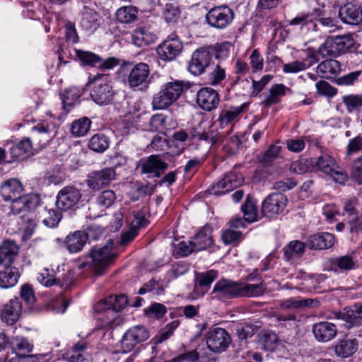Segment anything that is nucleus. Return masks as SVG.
I'll use <instances>...</instances> for the list:
<instances>
[{
  "mask_svg": "<svg viewBox=\"0 0 362 362\" xmlns=\"http://www.w3.org/2000/svg\"><path fill=\"white\" fill-rule=\"evenodd\" d=\"M18 252V245L13 241H4L0 246V264L11 265L16 257Z\"/></svg>",
  "mask_w": 362,
  "mask_h": 362,
  "instance_id": "33",
  "label": "nucleus"
},
{
  "mask_svg": "<svg viewBox=\"0 0 362 362\" xmlns=\"http://www.w3.org/2000/svg\"><path fill=\"white\" fill-rule=\"evenodd\" d=\"M342 103L349 114H359L362 112V95L360 94H347L341 97Z\"/></svg>",
  "mask_w": 362,
  "mask_h": 362,
  "instance_id": "42",
  "label": "nucleus"
},
{
  "mask_svg": "<svg viewBox=\"0 0 362 362\" xmlns=\"http://www.w3.org/2000/svg\"><path fill=\"white\" fill-rule=\"evenodd\" d=\"M4 266V268L0 270V287L9 288L17 284L20 274L16 267L11 265Z\"/></svg>",
  "mask_w": 362,
  "mask_h": 362,
  "instance_id": "31",
  "label": "nucleus"
},
{
  "mask_svg": "<svg viewBox=\"0 0 362 362\" xmlns=\"http://www.w3.org/2000/svg\"><path fill=\"white\" fill-rule=\"evenodd\" d=\"M317 56L320 54L323 58L328 57H337L339 55L335 37H328L319 47Z\"/></svg>",
  "mask_w": 362,
  "mask_h": 362,
  "instance_id": "49",
  "label": "nucleus"
},
{
  "mask_svg": "<svg viewBox=\"0 0 362 362\" xmlns=\"http://www.w3.org/2000/svg\"><path fill=\"white\" fill-rule=\"evenodd\" d=\"M266 291V286L263 281L259 284H250L238 281V298L239 297H259Z\"/></svg>",
  "mask_w": 362,
  "mask_h": 362,
  "instance_id": "34",
  "label": "nucleus"
},
{
  "mask_svg": "<svg viewBox=\"0 0 362 362\" xmlns=\"http://www.w3.org/2000/svg\"><path fill=\"white\" fill-rule=\"evenodd\" d=\"M327 279L326 275L320 274L317 275L308 276L304 280L303 284L306 286L307 289L310 291L313 289H316L320 287V284L325 281Z\"/></svg>",
  "mask_w": 362,
  "mask_h": 362,
  "instance_id": "64",
  "label": "nucleus"
},
{
  "mask_svg": "<svg viewBox=\"0 0 362 362\" xmlns=\"http://www.w3.org/2000/svg\"><path fill=\"white\" fill-rule=\"evenodd\" d=\"M245 220L251 223L257 220V208L254 200L248 195L245 204L241 207Z\"/></svg>",
  "mask_w": 362,
  "mask_h": 362,
  "instance_id": "53",
  "label": "nucleus"
},
{
  "mask_svg": "<svg viewBox=\"0 0 362 362\" xmlns=\"http://www.w3.org/2000/svg\"><path fill=\"white\" fill-rule=\"evenodd\" d=\"M358 346V343L356 339L346 337L337 341L334 346V351L337 356L347 358L357 351Z\"/></svg>",
  "mask_w": 362,
  "mask_h": 362,
  "instance_id": "27",
  "label": "nucleus"
},
{
  "mask_svg": "<svg viewBox=\"0 0 362 362\" xmlns=\"http://www.w3.org/2000/svg\"><path fill=\"white\" fill-rule=\"evenodd\" d=\"M156 40V35L145 28H137L132 34V43L137 47L146 46Z\"/></svg>",
  "mask_w": 362,
  "mask_h": 362,
  "instance_id": "38",
  "label": "nucleus"
},
{
  "mask_svg": "<svg viewBox=\"0 0 362 362\" xmlns=\"http://www.w3.org/2000/svg\"><path fill=\"white\" fill-rule=\"evenodd\" d=\"M217 277L218 272L214 269L197 274V282L204 287L200 291L201 295H204L209 291L211 284Z\"/></svg>",
  "mask_w": 362,
  "mask_h": 362,
  "instance_id": "51",
  "label": "nucleus"
},
{
  "mask_svg": "<svg viewBox=\"0 0 362 362\" xmlns=\"http://www.w3.org/2000/svg\"><path fill=\"white\" fill-rule=\"evenodd\" d=\"M139 167L143 174L150 177H159L168 168V164L158 155H151L140 161Z\"/></svg>",
  "mask_w": 362,
  "mask_h": 362,
  "instance_id": "12",
  "label": "nucleus"
},
{
  "mask_svg": "<svg viewBox=\"0 0 362 362\" xmlns=\"http://www.w3.org/2000/svg\"><path fill=\"white\" fill-rule=\"evenodd\" d=\"M313 163L317 170H320L327 175L333 173L334 168H338L334 158L327 154L318 157L314 162H313Z\"/></svg>",
  "mask_w": 362,
  "mask_h": 362,
  "instance_id": "44",
  "label": "nucleus"
},
{
  "mask_svg": "<svg viewBox=\"0 0 362 362\" xmlns=\"http://www.w3.org/2000/svg\"><path fill=\"white\" fill-rule=\"evenodd\" d=\"M110 144V138L104 134L98 133L93 135L88 141V148L97 153H103Z\"/></svg>",
  "mask_w": 362,
  "mask_h": 362,
  "instance_id": "43",
  "label": "nucleus"
},
{
  "mask_svg": "<svg viewBox=\"0 0 362 362\" xmlns=\"http://www.w3.org/2000/svg\"><path fill=\"white\" fill-rule=\"evenodd\" d=\"M339 16L345 23L358 25L362 22V8L358 4L349 1L339 8Z\"/></svg>",
  "mask_w": 362,
  "mask_h": 362,
  "instance_id": "18",
  "label": "nucleus"
},
{
  "mask_svg": "<svg viewBox=\"0 0 362 362\" xmlns=\"http://www.w3.org/2000/svg\"><path fill=\"white\" fill-rule=\"evenodd\" d=\"M149 66L146 63H138L130 70L127 83L132 88L146 86L149 83Z\"/></svg>",
  "mask_w": 362,
  "mask_h": 362,
  "instance_id": "16",
  "label": "nucleus"
},
{
  "mask_svg": "<svg viewBox=\"0 0 362 362\" xmlns=\"http://www.w3.org/2000/svg\"><path fill=\"white\" fill-rule=\"evenodd\" d=\"M102 18L94 9L85 6L81 13V28L93 34L102 24Z\"/></svg>",
  "mask_w": 362,
  "mask_h": 362,
  "instance_id": "20",
  "label": "nucleus"
},
{
  "mask_svg": "<svg viewBox=\"0 0 362 362\" xmlns=\"http://www.w3.org/2000/svg\"><path fill=\"white\" fill-rule=\"evenodd\" d=\"M81 94V90L77 87H70L66 89L62 95L64 109L66 110V112H69L71 108L78 101Z\"/></svg>",
  "mask_w": 362,
  "mask_h": 362,
  "instance_id": "45",
  "label": "nucleus"
},
{
  "mask_svg": "<svg viewBox=\"0 0 362 362\" xmlns=\"http://www.w3.org/2000/svg\"><path fill=\"white\" fill-rule=\"evenodd\" d=\"M89 83L93 86L90 95L96 104L107 105L112 101L115 93L109 83L107 75L98 74L89 76Z\"/></svg>",
  "mask_w": 362,
  "mask_h": 362,
  "instance_id": "5",
  "label": "nucleus"
},
{
  "mask_svg": "<svg viewBox=\"0 0 362 362\" xmlns=\"http://www.w3.org/2000/svg\"><path fill=\"white\" fill-rule=\"evenodd\" d=\"M115 246L114 241L109 240L105 245H99L93 247L87 255L86 261L78 266L79 269H84L88 266L94 269L96 274H100L116 257Z\"/></svg>",
  "mask_w": 362,
  "mask_h": 362,
  "instance_id": "2",
  "label": "nucleus"
},
{
  "mask_svg": "<svg viewBox=\"0 0 362 362\" xmlns=\"http://www.w3.org/2000/svg\"><path fill=\"white\" fill-rule=\"evenodd\" d=\"M33 144L29 138H25L18 144L11 148V154L13 158L22 159L31 153Z\"/></svg>",
  "mask_w": 362,
  "mask_h": 362,
  "instance_id": "46",
  "label": "nucleus"
},
{
  "mask_svg": "<svg viewBox=\"0 0 362 362\" xmlns=\"http://www.w3.org/2000/svg\"><path fill=\"white\" fill-rule=\"evenodd\" d=\"M76 57L83 64L98 68V64L100 62V56L91 52L79 49H76Z\"/></svg>",
  "mask_w": 362,
  "mask_h": 362,
  "instance_id": "55",
  "label": "nucleus"
},
{
  "mask_svg": "<svg viewBox=\"0 0 362 362\" xmlns=\"http://www.w3.org/2000/svg\"><path fill=\"white\" fill-rule=\"evenodd\" d=\"M185 85L183 81H175L165 83L156 93L152 100L153 110H163L175 103L183 92Z\"/></svg>",
  "mask_w": 362,
  "mask_h": 362,
  "instance_id": "4",
  "label": "nucleus"
},
{
  "mask_svg": "<svg viewBox=\"0 0 362 362\" xmlns=\"http://www.w3.org/2000/svg\"><path fill=\"white\" fill-rule=\"evenodd\" d=\"M281 148V146L276 144L271 145L262 156H259V161L265 165L272 164L279 157Z\"/></svg>",
  "mask_w": 362,
  "mask_h": 362,
  "instance_id": "56",
  "label": "nucleus"
},
{
  "mask_svg": "<svg viewBox=\"0 0 362 362\" xmlns=\"http://www.w3.org/2000/svg\"><path fill=\"white\" fill-rule=\"evenodd\" d=\"M24 187L21 182L16 178L4 181L0 185V194L5 201H12L11 209L13 214L24 216L35 210L40 204L37 194L23 195Z\"/></svg>",
  "mask_w": 362,
  "mask_h": 362,
  "instance_id": "1",
  "label": "nucleus"
},
{
  "mask_svg": "<svg viewBox=\"0 0 362 362\" xmlns=\"http://www.w3.org/2000/svg\"><path fill=\"white\" fill-rule=\"evenodd\" d=\"M319 301L316 299L302 298L300 297L289 298L279 302V308L285 310L301 309L312 308L318 305Z\"/></svg>",
  "mask_w": 362,
  "mask_h": 362,
  "instance_id": "30",
  "label": "nucleus"
},
{
  "mask_svg": "<svg viewBox=\"0 0 362 362\" xmlns=\"http://www.w3.org/2000/svg\"><path fill=\"white\" fill-rule=\"evenodd\" d=\"M182 49L181 41L173 35L158 47L157 53L162 60L171 61L180 54Z\"/></svg>",
  "mask_w": 362,
  "mask_h": 362,
  "instance_id": "14",
  "label": "nucleus"
},
{
  "mask_svg": "<svg viewBox=\"0 0 362 362\" xmlns=\"http://www.w3.org/2000/svg\"><path fill=\"white\" fill-rule=\"evenodd\" d=\"M138 10L133 6H122L117 9L115 16L121 23H131L137 18Z\"/></svg>",
  "mask_w": 362,
  "mask_h": 362,
  "instance_id": "47",
  "label": "nucleus"
},
{
  "mask_svg": "<svg viewBox=\"0 0 362 362\" xmlns=\"http://www.w3.org/2000/svg\"><path fill=\"white\" fill-rule=\"evenodd\" d=\"M327 264L329 267V269L335 273L347 272L355 267L353 258L349 255L331 258L328 260Z\"/></svg>",
  "mask_w": 362,
  "mask_h": 362,
  "instance_id": "32",
  "label": "nucleus"
},
{
  "mask_svg": "<svg viewBox=\"0 0 362 362\" xmlns=\"http://www.w3.org/2000/svg\"><path fill=\"white\" fill-rule=\"evenodd\" d=\"M9 345L16 354L29 355L33 349V345L26 338L21 336L13 337Z\"/></svg>",
  "mask_w": 362,
  "mask_h": 362,
  "instance_id": "41",
  "label": "nucleus"
},
{
  "mask_svg": "<svg viewBox=\"0 0 362 362\" xmlns=\"http://www.w3.org/2000/svg\"><path fill=\"white\" fill-rule=\"evenodd\" d=\"M149 338L147 329L142 325H136L128 329L121 339V348L124 353H129L140 343Z\"/></svg>",
  "mask_w": 362,
  "mask_h": 362,
  "instance_id": "8",
  "label": "nucleus"
},
{
  "mask_svg": "<svg viewBox=\"0 0 362 362\" xmlns=\"http://www.w3.org/2000/svg\"><path fill=\"white\" fill-rule=\"evenodd\" d=\"M21 310L22 305L19 299H11L3 306L0 314L1 320L8 325H11L19 319Z\"/></svg>",
  "mask_w": 362,
  "mask_h": 362,
  "instance_id": "23",
  "label": "nucleus"
},
{
  "mask_svg": "<svg viewBox=\"0 0 362 362\" xmlns=\"http://www.w3.org/2000/svg\"><path fill=\"white\" fill-rule=\"evenodd\" d=\"M90 345L88 342L81 340L75 343L70 351L71 362H91V356L88 351Z\"/></svg>",
  "mask_w": 362,
  "mask_h": 362,
  "instance_id": "28",
  "label": "nucleus"
},
{
  "mask_svg": "<svg viewBox=\"0 0 362 362\" xmlns=\"http://www.w3.org/2000/svg\"><path fill=\"white\" fill-rule=\"evenodd\" d=\"M90 233L83 231H76L66 236L65 245L67 250L71 253H76L82 250L87 242Z\"/></svg>",
  "mask_w": 362,
  "mask_h": 362,
  "instance_id": "29",
  "label": "nucleus"
},
{
  "mask_svg": "<svg viewBox=\"0 0 362 362\" xmlns=\"http://www.w3.org/2000/svg\"><path fill=\"white\" fill-rule=\"evenodd\" d=\"M107 304L113 312L114 318L118 312L124 309L127 303V296L124 294L112 295L107 298Z\"/></svg>",
  "mask_w": 362,
  "mask_h": 362,
  "instance_id": "54",
  "label": "nucleus"
},
{
  "mask_svg": "<svg viewBox=\"0 0 362 362\" xmlns=\"http://www.w3.org/2000/svg\"><path fill=\"white\" fill-rule=\"evenodd\" d=\"M208 348L214 352H222L229 346L231 339L228 332L221 327H214L206 334Z\"/></svg>",
  "mask_w": 362,
  "mask_h": 362,
  "instance_id": "9",
  "label": "nucleus"
},
{
  "mask_svg": "<svg viewBox=\"0 0 362 362\" xmlns=\"http://www.w3.org/2000/svg\"><path fill=\"white\" fill-rule=\"evenodd\" d=\"M81 191L72 186H66L58 192L56 206L62 211H66L74 207L81 199Z\"/></svg>",
  "mask_w": 362,
  "mask_h": 362,
  "instance_id": "11",
  "label": "nucleus"
},
{
  "mask_svg": "<svg viewBox=\"0 0 362 362\" xmlns=\"http://www.w3.org/2000/svg\"><path fill=\"white\" fill-rule=\"evenodd\" d=\"M116 199V194L113 190L106 189L98 194L95 199V204L100 209L98 214H94V217H99L103 213L111 206Z\"/></svg>",
  "mask_w": 362,
  "mask_h": 362,
  "instance_id": "37",
  "label": "nucleus"
},
{
  "mask_svg": "<svg viewBox=\"0 0 362 362\" xmlns=\"http://www.w3.org/2000/svg\"><path fill=\"white\" fill-rule=\"evenodd\" d=\"M212 298L218 300H226L238 298V281L222 278L214 285Z\"/></svg>",
  "mask_w": 362,
  "mask_h": 362,
  "instance_id": "10",
  "label": "nucleus"
},
{
  "mask_svg": "<svg viewBox=\"0 0 362 362\" xmlns=\"http://www.w3.org/2000/svg\"><path fill=\"white\" fill-rule=\"evenodd\" d=\"M185 85L183 81H175L165 83L156 93L152 100L153 110H163L175 103L183 92Z\"/></svg>",
  "mask_w": 362,
  "mask_h": 362,
  "instance_id": "3",
  "label": "nucleus"
},
{
  "mask_svg": "<svg viewBox=\"0 0 362 362\" xmlns=\"http://www.w3.org/2000/svg\"><path fill=\"white\" fill-rule=\"evenodd\" d=\"M212 47H202L193 52L188 64V71L194 76H199L206 71L213 60Z\"/></svg>",
  "mask_w": 362,
  "mask_h": 362,
  "instance_id": "6",
  "label": "nucleus"
},
{
  "mask_svg": "<svg viewBox=\"0 0 362 362\" xmlns=\"http://www.w3.org/2000/svg\"><path fill=\"white\" fill-rule=\"evenodd\" d=\"M53 272H50L48 269L44 268L37 276V281L46 287L52 286L57 284V279L54 276Z\"/></svg>",
  "mask_w": 362,
  "mask_h": 362,
  "instance_id": "62",
  "label": "nucleus"
},
{
  "mask_svg": "<svg viewBox=\"0 0 362 362\" xmlns=\"http://www.w3.org/2000/svg\"><path fill=\"white\" fill-rule=\"evenodd\" d=\"M317 92L321 95L332 98L337 94V89L332 86L328 82L320 81L315 85Z\"/></svg>",
  "mask_w": 362,
  "mask_h": 362,
  "instance_id": "63",
  "label": "nucleus"
},
{
  "mask_svg": "<svg viewBox=\"0 0 362 362\" xmlns=\"http://www.w3.org/2000/svg\"><path fill=\"white\" fill-rule=\"evenodd\" d=\"M335 40L339 55L349 51L354 45V40L350 35L337 36Z\"/></svg>",
  "mask_w": 362,
  "mask_h": 362,
  "instance_id": "59",
  "label": "nucleus"
},
{
  "mask_svg": "<svg viewBox=\"0 0 362 362\" xmlns=\"http://www.w3.org/2000/svg\"><path fill=\"white\" fill-rule=\"evenodd\" d=\"M116 172L115 168H105L100 170L93 171L88 180V186L93 190L108 185L115 179Z\"/></svg>",
  "mask_w": 362,
  "mask_h": 362,
  "instance_id": "17",
  "label": "nucleus"
},
{
  "mask_svg": "<svg viewBox=\"0 0 362 362\" xmlns=\"http://www.w3.org/2000/svg\"><path fill=\"white\" fill-rule=\"evenodd\" d=\"M242 182L243 179L241 176L235 173L230 172L225 174L224 177L213 185L208 191L211 194L221 195L233 190L240 185Z\"/></svg>",
  "mask_w": 362,
  "mask_h": 362,
  "instance_id": "15",
  "label": "nucleus"
},
{
  "mask_svg": "<svg viewBox=\"0 0 362 362\" xmlns=\"http://www.w3.org/2000/svg\"><path fill=\"white\" fill-rule=\"evenodd\" d=\"M32 130L41 135L40 142L42 144L40 145H45L56 136L58 132V126L52 121L44 120L34 126Z\"/></svg>",
  "mask_w": 362,
  "mask_h": 362,
  "instance_id": "26",
  "label": "nucleus"
},
{
  "mask_svg": "<svg viewBox=\"0 0 362 362\" xmlns=\"http://www.w3.org/2000/svg\"><path fill=\"white\" fill-rule=\"evenodd\" d=\"M334 244V236L327 232L318 233L310 235L306 245L311 250H325L330 248Z\"/></svg>",
  "mask_w": 362,
  "mask_h": 362,
  "instance_id": "25",
  "label": "nucleus"
},
{
  "mask_svg": "<svg viewBox=\"0 0 362 362\" xmlns=\"http://www.w3.org/2000/svg\"><path fill=\"white\" fill-rule=\"evenodd\" d=\"M314 19L315 16L313 13H301L290 21V25H300L303 27L313 24Z\"/></svg>",
  "mask_w": 362,
  "mask_h": 362,
  "instance_id": "61",
  "label": "nucleus"
},
{
  "mask_svg": "<svg viewBox=\"0 0 362 362\" xmlns=\"http://www.w3.org/2000/svg\"><path fill=\"white\" fill-rule=\"evenodd\" d=\"M306 243L300 240H292L284 247V257L288 261L300 258L305 252Z\"/></svg>",
  "mask_w": 362,
  "mask_h": 362,
  "instance_id": "39",
  "label": "nucleus"
},
{
  "mask_svg": "<svg viewBox=\"0 0 362 362\" xmlns=\"http://www.w3.org/2000/svg\"><path fill=\"white\" fill-rule=\"evenodd\" d=\"M94 310L97 313H106L107 319L103 320L105 325H111L113 324V312L107 304V298L98 302L94 306Z\"/></svg>",
  "mask_w": 362,
  "mask_h": 362,
  "instance_id": "57",
  "label": "nucleus"
},
{
  "mask_svg": "<svg viewBox=\"0 0 362 362\" xmlns=\"http://www.w3.org/2000/svg\"><path fill=\"white\" fill-rule=\"evenodd\" d=\"M290 88L282 83L273 86L270 90L269 95L265 98L262 104L266 107H269L274 104H277L281 101V97L284 96L287 90Z\"/></svg>",
  "mask_w": 362,
  "mask_h": 362,
  "instance_id": "40",
  "label": "nucleus"
},
{
  "mask_svg": "<svg viewBox=\"0 0 362 362\" xmlns=\"http://www.w3.org/2000/svg\"><path fill=\"white\" fill-rule=\"evenodd\" d=\"M127 223L130 225V228L138 232L139 229L145 227L148 221L144 215L129 209L127 216Z\"/></svg>",
  "mask_w": 362,
  "mask_h": 362,
  "instance_id": "50",
  "label": "nucleus"
},
{
  "mask_svg": "<svg viewBox=\"0 0 362 362\" xmlns=\"http://www.w3.org/2000/svg\"><path fill=\"white\" fill-rule=\"evenodd\" d=\"M286 203L287 198L283 194H270L262 202V213L264 216L273 217L284 210Z\"/></svg>",
  "mask_w": 362,
  "mask_h": 362,
  "instance_id": "13",
  "label": "nucleus"
},
{
  "mask_svg": "<svg viewBox=\"0 0 362 362\" xmlns=\"http://www.w3.org/2000/svg\"><path fill=\"white\" fill-rule=\"evenodd\" d=\"M220 102L218 93L211 88H201L197 94V103L206 111H211L217 107Z\"/></svg>",
  "mask_w": 362,
  "mask_h": 362,
  "instance_id": "21",
  "label": "nucleus"
},
{
  "mask_svg": "<svg viewBox=\"0 0 362 362\" xmlns=\"http://www.w3.org/2000/svg\"><path fill=\"white\" fill-rule=\"evenodd\" d=\"M178 6L172 3H168L163 8V15L167 22H175L180 16Z\"/></svg>",
  "mask_w": 362,
  "mask_h": 362,
  "instance_id": "58",
  "label": "nucleus"
},
{
  "mask_svg": "<svg viewBox=\"0 0 362 362\" xmlns=\"http://www.w3.org/2000/svg\"><path fill=\"white\" fill-rule=\"evenodd\" d=\"M318 61L317 53L313 49H308L305 59L284 64L282 69L285 74H295L310 67Z\"/></svg>",
  "mask_w": 362,
  "mask_h": 362,
  "instance_id": "22",
  "label": "nucleus"
},
{
  "mask_svg": "<svg viewBox=\"0 0 362 362\" xmlns=\"http://www.w3.org/2000/svg\"><path fill=\"white\" fill-rule=\"evenodd\" d=\"M206 23L216 29H225L233 21L234 13L228 6L223 4L211 8L206 15Z\"/></svg>",
  "mask_w": 362,
  "mask_h": 362,
  "instance_id": "7",
  "label": "nucleus"
},
{
  "mask_svg": "<svg viewBox=\"0 0 362 362\" xmlns=\"http://www.w3.org/2000/svg\"><path fill=\"white\" fill-rule=\"evenodd\" d=\"M249 103H244L239 106H229L223 109L218 115V122L221 128H225L240 119V115L246 112Z\"/></svg>",
  "mask_w": 362,
  "mask_h": 362,
  "instance_id": "19",
  "label": "nucleus"
},
{
  "mask_svg": "<svg viewBox=\"0 0 362 362\" xmlns=\"http://www.w3.org/2000/svg\"><path fill=\"white\" fill-rule=\"evenodd\" d=\"M212 230L205 226L193 238L192 243L197 252L206 249L213 243Z\"/></svg>",
  "mask_w": 362,
  "mask_h": 362,
  "instance_id": "36",
  "label": "nucleus"
},
{
  "mask_svg": "<svg viewBox=\"0 0 362 362\" xmlns=\"http://www.w3.org/2000/svg\"><path fill=\"white\" fill-rule=\"evenodd\" d=\"M337 326L329 322L323 321L313 326V333L317 341L327 342L333 339L337 334Z\"/></svg>",
  "mask_w": 362,
  "mask_h": 362,
  "instance_id": "24",
  "label": "nucleus"
},
{
  "mask_svg": "<svg viewBox=\"0 0 362 362\" xmlns=\"http://www.w3.org/2000/svg\"><path fill=\"white\" fill-rule=\"evenodd\" d=\"M167 119L168 117L163 114L153 115L148 122L149 129L165 134L168 129Z\"/></svg>",
  "mask_w": 362,
  "mask_h": 362,
  "instance_id": "52",
  "label": "nucleus"
},
{
  "mask_svg": "<svg viewBox=\"0 0 362 362\" xmlns=\"http://www.w3.org/2000/svg\"><path fill=\"white\" fill-rule=\"evenodd\" d=\"M91 121L88 117H82L74 121L71 126V132L76 137L85 136L90 130Z\"/></svg>",
  "mask_w": 362,
  "mask_h": 362,
  "instance_id": "48",
  "label": "nucleus"
},
{
  "mask_svg": "<svg viewBox=\"0 0 362 362\" xmlns=\"http://www.w3.org/2000/svg\"><path fill=\"white\" fill-rule=\"evenodd\" d=\"M226 78L225 69L220 64H216L212 71L209 74V83L211 86L218 85Z\"/></svg>",
  "mask_w": 362,
  "mask_h": 362,
  "instance_id": "60",
  "label": "nucleus"
},
{
  "mask_svg": "<svg viewBox=\"0 0 362 362\" xmlns=\"http://www.w3.org/2000/svg\"><path fill=\"white\" fill-rule=\"evenodd\" d=\"M341 71L340 63L334 59L325 60L317 67V73L321 78H329Z\"/></svg>",
  "mask_w": 362,
  "mask_h": 362,
  "instance_id": "35",
  "label": "nucleus"
}]
</instances>
